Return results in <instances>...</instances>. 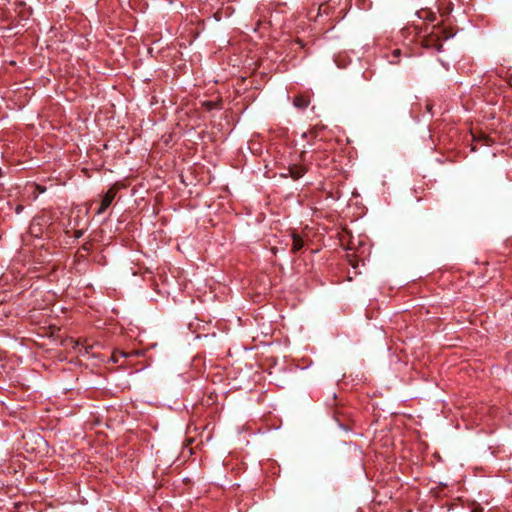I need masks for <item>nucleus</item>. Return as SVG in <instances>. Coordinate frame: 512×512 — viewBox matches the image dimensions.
<instances>
[{
  "mask_svg": "<svg viewBox=\"0 0 512 512\" xmlns=\"http://www.w3.org/2000/svg\"><path fill=\"white\" fill-rule=\"evenodd\" d=\"M306 173V169L301 165H293L288 168V174H283V176H290L294 180L299 179Z\"/></svg>",
  "mask_w": 512,
  "mask_h": 512,
  "instance_id": "obj_2",
  "label": "nucleus"
},
{
  "mask_svg": "<svg viewBox=\"0 0 512 512\" xmlns=\"http://www.w3.org/2000/svg\"><path fill=\"white\" fill-rule=\"evenodd\" d=\"M116 189L111 187L107 190V192L103 195L99 208L96 211L97 215L103 214L112 204L113 200L116 197Z\"/></svg>",
  "mask_w": 512,
  "mask_h": 512,
  "instance_id": "obj_1",
  "label": "nucleus"
},
{
  "mask_svg": "<svg viewBox=\"0 0 512 512\" xmlns=\"http://www.w3.org/2000/svg\"><path fill=\"white\" fill-rule=\"evenodd\" d=\"M310 104V98L305 95H297L293 99V105L298 109H305Z\"/></svg>",
  "mask_w": 512,
  "mask_h": 512,
  "instance_id": "obj_3",
  "label": "nucleus"
},
{
  "mask_svg": "<svg viewBox=\"0 0 512 512\" xmlns=\"http://www.w3.org/2000/svg\"><path fill=\"white\" fill-rule=\"evenodd\" d=\"M203 105L208 111H211L213 109H220V104L216 101H206L203 103Z\"/></svg>",
  "mask_w": 512,
  "mask_h": 512,
  "instance_id": "obj_5",
  "label": "nucleus"
},
{
  "mask_svg": "<svg viewBox=\"0 0 512 512\" xmlns=\"http://www.w3.org/2000/svg\"><path fill=\"white\" fill-rule=\"evenodd\" d=\"M393 55H394L395 57H398V56L400 55V50H399V49H395V50L393 51Z\"/></svg>",
  "mask_w": 512,
  "mask_h": 512,
  "instance_id": "obj_6",
  "label": "nucleus"
},
{
  "mask_svg": "<svg viewBox=\"0 0 512 512\" xmlns=\"http://www.w3.org/2000/svg\"><path fill=\"white\" fill-rule=\"evenodd\" d=\"M303 247H304V242H303L302 238L298 234L293 233L292 234V248H291L292 252L297 253Z\"/></svg>",
  "mask_w": 512,
  "mask_h": 512,
  "instance_id": "obj_4",
  "label": "nucleus"
}]
</instances>
